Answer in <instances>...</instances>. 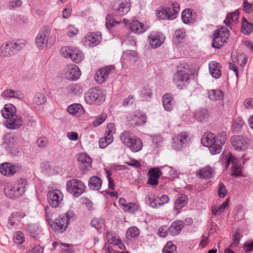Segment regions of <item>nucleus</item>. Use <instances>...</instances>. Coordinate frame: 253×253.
I'll return each mask as SVG.
<instances>
[{"label":"nucleus","mask_w":253,"mask_h":253,"mask_svg":"<svg viewBox=\"0 0 253 253\" xmlns=\"http://www.w3.org/2000/svg\"><path fill=\"white\" fill-rule=\"evenodd\" d=\"M172 77V82L180 89L187 87L190 84V77L197 75L198 68L196 64H181Z\"/></svg>","instance_id":"nucleus-1"},{"label":"nucleus","mask_w":253,"mask_h":253,"mask_svg":"<svg viewBox=\"0 0 253 253\" xmlns=\"http://www.w3.org/2000/svg\"><path fill=\"white\" fill-rule=\"evenodd\" d=\"M226 140L227 135L224 131L219 132L217 136L213 133L206 132L201 138V143L204 146L209 148L212 155H216L221 152Z\"/></svg>","instance_id":"nucleus-2"},{"label":"nucleus","mask_w":253,"mask_h":253,"mask_svg":"<svg viewBox=\"0 0 253 253\" xmlns=\"http://www.w3.org/2000/svg\"><path fill=\"white\" fill-rule=\"evenodd\" d=\"M120 138L122 144L132 152H139L143 148V145L141 139L129 131H125L121 133Z\"/></svg>","instance_id":"nucleus-3"},{"label":"nucleus","mask_w":253,"mask_h":253,"mask_svg":"<svg viewBox=\"0 0 253 253\" xmlns=\"http://www.w3.org/2000/svg\"><path fill=\"white\" fill-rule=\"evenodd\" d=\"M76 217L74 211L69 210L64 214L59 215L55 219L54 222H52L49 225L55 231L63 233L66 230L70 223L75 221Z\"/></svg>","instance_id":"nucleus-4"},{"label":"nucleus","mask_w":253,"mask_h":253,"mask_svg":"<svg viewBox=\"0 0 253 253\" xmlns=\"http://www.w3.org/2000/svg\"><path fill=\"white\" fill-rule=\"evenodd\" d=\"M27 187V180L25 178H20L14 186H6L4 192L9 198L15 199L21 196L25 193Z\"/></svg>","instance_id":"nucleus-5"},{"label":"nucleus","mask_w":253,"mask_h":253,"mask_svg":"<svg viewBox=\"0 0 253 253\" xmlns=\"http://www.w3.org/2000/svg\"><path fill=\"white\" fill-rule=\"evenodd\" d=\"M24 43L21 41L16 42H8L3 44L0 47V56L7 57L13 55L24 47Z\"/></svg>","instance_id":"nucleus-6"},{"label":"nucleus","mask_w":253,"mask_h":253,"mask_svg":"<svg viewBox=\"0 0 253 253\" xmlns=\"http://www.w3.org/2000/svg\"><path fill=\"white\" fill-rule=\"evenodd\" d=\"M179 11V5L178 3L173 4L171 7H162L157 9L156 14L157 17L162 20H173Z\"/></svg>","instance_id":"nucleus-7"},{"label":"nucleus","mask_w":253,"mask_h":253,"mask_svg":"<svg viewBox=\"0 0 253 253\" xmlns=\"http://www.w3.org/2000/svg\"><path fill=\"white\" fill-rule=\"evenodd\" d=\"M230 35L229 30L227 27H221L214 31L213 35L212 45L215 48H220L227 42Z\"/></svg>","instance_id":"nucleus-8"},{"label":"nucleus","mask_w":253,"mask_h":253,"mask_svg":"<svg viewBox=\"0 0 253 253\" xmlns=\"http://www.w3.org/2000/svg\"><path fill=\"white\" fill-rule=\"evenodd\" d=\"M85 189L84 183L78 179L72 178L67 182V191L74 197H79L85 191Z\"/></svg>","instance_id":"nucleus-9"},{"label":"nucleus","mask_w":253,"mask_h":253,"mask_svg":"<svg viewBox=\"0 0 253 253\" xmlns=\"http://www.w3.org/2000/svg\"><path fill=\"white\" fill-rule=\"evenodd\" d=\"M84 100L88 104H99L105 100L101 90L96 88H90L84 94Z\"/></svg>","instance_id":"nucleus-10"},{"label":"nucleus","mask_w":253,"mask_h":253,"mask_svg":"<svg viewBox=\"0 0 253 253\" xmlns=\"http://www.w3.org/2000/svg\"><path fill=\"white\" fill-rule=\"evenodd\" d=\"M190 139L187 132H181L173 138L172 147L176 150H181L189 143Z\"/></svg>","instance_id":"nucleus-11"},{"label":"nucleus","mask_w":253,"mask_h":253,"mask_svg":"<svg viewBox=\"0 0 253 253\" xmlns=\"http://www.w3.org/2000/svg\"><path fill=\"white\" fill-rule=\"evenodd\" d=\"M232 145L235 150L238 151L245 150L249 146L250 140L244 135H235L231 137Z\"/></svg>","instance_id":"nucleus-12"},{"label":"nucleus","mask_w":253,"mask_h":253,"mask_svg":"<svg viewBox=\"0 0 253 253\" xmlns=\"http://www.w3.org/2000/svg\"><path fill=\"white\" fill-rule=\"evenodd\" d=\"M63 74L67 80L76 81L80 78L82 72L76 64H68Z\"/></svg>","instance_id":"nucleus-13"},{"label":"nucleus","mask_w":253,"mask_h":253,"mask_svg":"<svg viewBox=\"0 0 253 253\" xmlns=\"http://www.w3.org/2000/svg\"><path fill=\"white\" fill-rule=\"evenodd\" d=\"M63 199V194L59 190L49 191L47 193V200L49 205L53 208L58 207Z\"/></svg>","instance_id":"nucleus-14"},{"label":"nucleus","mask_w":253,"mask_h":253,"mask_svg":"<svg viewBox=\"0 0 253 253\" xmlns=\"http://www.w3.org/2000/svg\"><path fill=\"white\" fill-rule=\"evenodd\" d=\"M238 163V159L233 157L230 153L228 154L226 157L225 167L227 168L230 164H232L231 175L232 176H240L242 175L241 167Z\"/></svg>","instance_id":"nucleus-15"},{"label":"nucleus","mask_w":253,"mask_h":253,"mask_svg":"<svg viewBox=\"0 0 253 253\" xmlns=\"http://www.w3.org/2000/svg\"><path fill=\"white\" fill-rule=\"evenodd\" d=\"M114 70V65L111 64L98 70L94 76V81L99 84H103L107 79L111 71Z\"/></svg>","instance_id":"nucleus-16"},{"label":"nucleus","mask_w":253,"mask_h":253,"mask_svg":"<svg viewBox=\"0 0 253 253\" xmlns=\"http://www.w3.org/2000/svg\"><path fill=\"white\" fill-rule=\"evenodd\" d=\"M50 30L48 27H43L39 33L36 39L38 47L42 49L47 43Z\"/></svg>","instance_id":"nucleus-17"},{"label":"nucleus","mask_w":253,"mask_h":253,"mask_svg":"<svg viewBox=\"0 0 253 253\" xmlns=\"http://www.w3.org/2000/svg\"><path fill=\"white\" fill-rule=\"evenodd\" d=\"M102 40L101 32H90L84 38V44L90 47L95 46L100 43Z\"/></svg>","instance_id":"nucleus-18"},{"label":"nucleus","mask_w":253,"mask_h":253,"mask_svg":"<svg viewBox=\"0 0 253 253\" xmlns=\"http://www.w3.org/2000/svg\"><path fill=\"white\" fill-rule=\"evenodd\" d=\"M26 229L33 238L40 242L44 240V234L42 233V228L38 225L36 224H28Z\"/></svg>","instance_id":"nucleus-19"},{"label":"nucleus","mask_w":253,"mask_h":253,"mask_svg":"<svg viewBox=\"0 0 253 253\" xmlns=\"http://www.w3.org/2000/svg\"><path fill=\"white\" fill-rule=\"evenodd\" d=\"M26 216L22 211H17L12 212L8 219L7 227L12 229L14 226H17L21 222V219Z\"/></svg>","instance_id":"nucleus-20"},{"label":"nucleus","mask_w":253,"mask_h":253,"mask_svg":"<svg viewBox=\"0 0 253 253\" xmlns=\"http://www.w3.org/2000/svg\"><path fill=\"white\" fill-rule=\"evenodd\" d=\"M19 169V167L10 163H4L0 165V172L3 175L11 176Z\"/></svg>","instance_id":"nucleus-21"},{"label":"nucleus","mask_w":253,"mask_h":253,"mask_svg":"<svg viewBox=\"0 0 253 253\" xmlns=\"http://www.w3.org/2000/svg\"><path fill=\"white\" fill-rule=\"evenodd\" d=\"M78 161L81 163L80 167L84 173L89 171L91 168L92 159L86 154L82 153L78 157Z\"/></svg>","instance_id":"nucleus-22"},{"label":"nucleus","mask_w":253,"mask_h":253,"mask_svg":"<svg viewBox=\"0 0 253 253\" xmlns=\"http://www.w3.org/2000/svg\"><path fill=\"white\" fill-rule=\"evenodd\" d=\"M165 37L160 33H152L149 36V43L153 48L160 46L164 42Z\"/></svg>","instance_id":"nucleus-23"},{"label":"nucleus","mask_w":253,"mask_h":253,"mask_svg":"<svg viewBox=\"0 0 253 253\" xmlns=\"http://www.w3.org/2000/svg\"><path fill=\"white\" fill-rule=\"evenodd\" d=\"M4 99L14 98L23 100L25 98L24 94L19 90L7 89L4 90L1 94Z\"/></svg>","instance_id":"nucleus-24"},{"label":"nucleus","mask_w":253,"mask_h":253,"mask_svg":"<svg viewBox=\"0 0 253 253\" xmlns=\"http://www.w3.org/2000/svg\"><path fill=\"white\" fill-rule=\"evenodd\" d=\"M23 123V119L21 116L14 115L9 119L5 124V126L9 129H14L20 127Z\"/></svg>","instance_id":"nucleus-25"},{"label":"nucleus","mask_w":253,"mask_h":253,"mask_svg":"<svg viewBox=\"0 0 253 253\" xmlns=\"http://www.w3.org/2000/svg\"><path fill=\"white\" fill-rule=\"evenodd\" d=\"M184 227V222L181 220H176L173 222L169 227V234L172 236L177 235L181 232Z\"/></svg>","instance_id":"nucleus-26"},{"label":"nucleus","mask_w":253,"mask_h":253,"mask_svg":"<svg viewBox=\"0 0 253 253\" xmlns=\"http://www.w3.org/2000/svg\"><path fill=\"white\" fill-rule=\"evenodd\" d=\"M188 203V197L184 194L178 195L177 198L175 200L174 203V209L179 213L181 210L186 206Z\"/></svg>","instance_id":"nucleus-27"},{"label":"nucleus","mask_w":253,"mask_h":253,"mask_svg":"<svg viewBox=\"0 0 253 253\" xmlns=\"http://www.w3.org/2000/svg\"><path fill=\"white\" fill-rule=\"evenodd\" d=\"M2 146L8 152L12 150L16 143L15 137L11 134H6L4 138Z\"/></svg>","instance_id":"nucleus-28"},{"label":"nucleus","mask_w":253,"mask_h":253,"mask_svg":"<svg viewBox=\"0 0 253 253\" xmlns=\"http://www.w3.org/2000/svg\"><path fill=\"white\" fill-rule=\"evenodd\" d=\"M129 29L132 32L137 34H141L146 30L144 24L136 20H133L130 22Z\"/></svg>","instance_id":"nucleus-29"},{"label":"nucleus","mask_w":253,"mask_h":253,"mask_svg":"<svg viewBox=\"0 0 253 253\" xmlns=\"http://www.w3.org/2000/svg\"><path fill=\"white\" fill-rule=\"evenodd\" d=\"M137 53L133 50H126L123 53L122 61L123 62H136L137 60Z\"/></svg>","instance_id":"nucleus-30"},{"label":"nucleus","mask_w":253,"mask_h":253,"mask_svg":"<svg viewBox=\"0 0 253 253\" xmlns=\"http://www.w3.org/2000/svg\"><path fill=\"white\" fill-rule=\"evenodd\" d=\"M16 112V108L13 105L7 104L5 105L3 109L1 110V114L4 118L9 119L14 115Z\"/></svg>","instance_id":"nucleus-31"},{"label":"nucleus","mask_w":253,"mask_h":253,"mask_svg":"<svg viewBox=\"0 0 253 253\" xmlns=\"http://www.w3.org/2000/svg\"><path fill=\"white\" fill-rule=\"evenodd\" d=\"M130 0H120L119 7L116 10L119 15L126 14L130 9Z\"/></svg>","instance_id":"nucleus-32"},{"label":"nucleus","mask_w":253,"mask_h":253,"mask_svg":"<svg viewBox=\"0 0 253 253\" xmlns=\"http://www.w3.org/2000/svg\"><path fill=\"white\" fill-rule=\"evenodd\" d=\"M213 172V169L208 166L199 169L197 172V174L201 178L207 179L212 177Z\"/></svg>","instance_id":"nucleus-33"},{"label":"nucleus","mask_w":253,"mask_h":253,"mask_svg":"<svg viewBox=\"0 0 253 253\" xmlns=\"http://www.w3.org/2000/svg\"><path fill=\"white\" fill-rule=\"evenodd\" d=\"M102 181L96 176L91 177L88 181V187L90 189L98 191L101 187Z\"/></svg>","instance_id":"nucleus-34"},{"label":"nucleus","mask_w":253,"mask_h":253,"mask_svg":"<svg viewBox=\"0 0 253 253\" xmlns=\"http://www.w3.org/2000/svg\"><path fill=\"white\" fill-rule=\"evenodd\" d=\"M67 111L72 115H80L84 113L83 106L80 104L76 103L69 105L67 108Z\"/></svg>","instance_id":"nucleus-35"},{"label":"nucleus","mask_w":253,"mask_h":253,"mask_svg":"<svg viewBox=\"0 0 253 253\" xmlns=\"http://www.w3.org/2000/svg\"><path fill=\"white\" fill-rule=\"evenodd\" d=\"M163 105L166 110L170 111L172 108L173 98L170 93L165 94L162 97Z\"/></svg>","instance_id":"nucleus-36"},{"label":"nucleus","mask_w":253,"mask_h":253,"mask_svg":"<svg viewBox=\"0 0 253 253\" xmlns=\"http://www.w3.org/2000/svg\"><path fill=\"white\" fill-rule=\"evenodd\" d=\"M220 64H209L210 74L214 79H218L221 75Z\"/></svg>","instance_id":"nucleus-37"},{"label":"nucleus","mask_w":253,"mask_h":253,"mask_svg":"<svg viewBox=\"0 0 253 253\" xmlns=\"http://www.w3.org/2000/svg\"><path fill=\"white\" fill-rule=\"evenodd\" d=\"M244 125V121L241 117H239L235 119L232 123L231 129L234 133H238L241 131Z\"/></svg>","instance_id":"nucleus-38"},{"label":"nucleus","mask_w":253,"mask_h":253,"mask_svg":"<svg viewBox=\"0 0 253 253\" xmlns=\"http://www.w3.org/2000/svg\"><path fill=\"white\" fill-rule=\"evenodd\" d=\"M46 101V98L43 93L38 92L35 95L33 104L35 107L44 104Z\"/></svg>","instance_id":"nucleus-39"},{"label":"nucleus","mask_w":253,"mask_h":253,"mask_svg":"<svg viewBox=\"0 0 253 253\" xmlns=\"http://www.w3.org/2000/svg\"><path fill=\"white\" fill-rule=\"evenodd\" d=\"M239 16V12L237 10L229 13L224 21L226 26L229 27L232 23L236 22L238 19Z\"/></svg>","instance_id":"nucleus-40"},{"label":"nucleus","mask_w":253,"mask_h":253,"mask_svg":"<svg viewBox=\"0 0 253 253\" xmlns=\"http://www.w3.org/2000/svg\"><path fill=\"white\" fill-rule=\"evenodd\" d=\"M71 59L74 62L79 63L84 59V55L81 51L75 47L73 52H72Z\"/></svg>","instance_id":"nucleus-41"},{"label":"nucleus","mask_w":253,"mask_h":253,"mask_svg":"<svg viewBox=\"0 0 253 253\" xmlns=\"http://www.w3.org/2000/svg\"><path fill=\"white\" fill-rule=\"evenodd\" d=\"M132 121L136 122L133 124L134 126L143 125L146 123V116L144 114L138 112L134 115Z\"/></svg>","instance_id":"nucleus-42"},{"label":"nucleus","mask_w":253,"mask_h":253,"mask_svg":"<svg viewBox=\"0 0 253 253\" xmlns=\"http://www.w3.org/2000/svg\"><path fill=\"white\" fill-rule=\"evenodd\" d=\"M208 96L211 100H220L223 98V93L221 90L213 89L209 91Z\"/></svg>","instance_id":"nucleus-43"},{"label":"nucleus","mask_w":253,"mask_h":253,"mask_svg":"<svg viewBox=\"0 0 253 253\" xmlns=\"http://www.w3.org/2000/svg\"><path fill=\"white\" fill-rule=\"evenodd\" d=\"M253 24L249 23L245 17H243L242 32L243 34L248 35L253 31Z\"/></svg>","instance_id":"nucleus-44"},{"label":"nucleus","mask_w":253,"mask_h":253,"mask_svg":"<svg viewBox=\"0 0 253 253\" xmlns=\"http://www.w3.org/2000/svg\"><path fill=\"white\" fill-rule=\"evenodd\" d=\"M194 116L198 122H203L208 117L209 114L207 109H200L195 112Z\"/></svg>","instance_id":"nucleus-45"},{"label":"nucleus","mask_w":253,"mask_h":253,"mask_svg":"<svg viewBox=\"0 0 253 253\" xmlns=\"http://www.w3.org/2000/svg\"><path fill=\"white\" fill-rule=\"evenodd\" d=\"M68 92L74 95L81 94L83 93L82 86L78 84H72L68 87Z\"/></svg>","instance_id":"nucleus-46"},{"label":"nucleus","mask_w":253,"mask_h":253,"mask_svg":"<svg viewBox=\"0 0 253 253\" xmlns=\"http://www.w3.org/2000/svg\"><path fill=\"white\" fill-rule=\"evenodd\" d=\"M139 205L136 203H127V205L125 206V208H124V210L131 213H134L139 211Z\"/></svg>","instance_id":"nucleus-47"},{"label":"nucleus","mask_w":253,"mask_h":253,"mask_svg":"<svg viewBox=\"0 0 253 253\" xmlns=\"http://www.w3.org/2000/svg\"><path fill=\"white\" fill-rule=\"evenodd\" d=\"M159 168H160V171L162 172L161 176L163 177L170 179L171 173L173 171L172 168L168 166H165L159 167Z\"/></svg>","instance_id":"nucleus-48"},{"label":"nucleus","mask_w":253,"mask_h":253,"mask_svg":"<svg viewBox=\"0 0 253 253\" xmlns=\"http://www.w3.org/2000/svg\"><path fill=\"white\" fill-rule=\"evenodd\" d=\"M181 18L185 24H188L192 21V12L190 9H185L183 11L181 14Z\"/></svg>","instance_id":"nucleus-49"},{"label":"nucleus","mask_w":253,"mask_h":253,"mask_svg":"<svg viewBox=\"0 0 253 253\" xmlns=\"http://www.w3.org/2000/svg\"><path fill=\"white\" fill-rule=\"evenodd\" d=\"M240 234L238 232H236L233 235L232 242L230 244L229 248L233 250H235L239 246L240 240Z\"/></svg>","instance_id":"nucleus-50"},{"label":"nucleus","mask_w":253,"mask_h":253,"mask_svg":"<svg viewBox=\"0 0 253 253\" xmlns=\"http://www.w3.org/2000/svg\"><path fill=\"white\" fill-rule=\"evenodd\" d=\"M163 253H177L176 246L171 242H168L163 250Z\"/></svg>","instance_id":"nucleus-51"},{"label":"nucleus","mask_w":253,"mask_h":253,"mask_svg":"<svg viewBox=\"0 0 253 253\" xmlns=\"http://www.w3.org/2000/svg\"><path fill=\"white\" fill-rule=\"evenodd\" d=\"M106 21V27L109 30L119 23L114 20L113 16L112 15L110 14L107 16Z\"/></svg>","instance_id":"nucleus-52"},{"label":"nucleus","mask_w":253,"mask_h":253,"mask_svg":"<svg viewBox=\"0 0 253 253\" xmlns=\"http://www.w3.org/2000/svg\"><path fill=\"white\" fill-rule=\"evenodd\" d=\"M104 221L102 218H93L90 222L92 227L99 231L104 225Z\"/></svg>","instance_id":"nucleus-53"},{"label":"nucleus","mask_w":253,"mask_h":253,"mask_svg":"<svg viewBox=\"0 0 253 253\" xmlns=\"http://www.w3.org/2000/svg\"><path fill=\"white\" fill-rule=\"evenodd\" d=\"M44 211L46 219L48 222L49 225H50L52 222V215L54 213V210L47 206L44 208Z\"/></svg>","instance_id":"nucleus-54"},{"label":"nucleus","mask_w":253,"mask_h":253,"mask_svg":"<svg viewBox=\"0 0 253 253\" xmlns=\"http://www.w3.org/2000/svg\"><path fill=\"white\" fill-rule=\"evenodd\" d=\"M13 240L16 244H21L25 240L24 234L20 231L16 232L13 235Z\"/></svg>","instance_id":"nucleus-55"},{"label":"nucleus","mask_w":253,"mask_h":253,"mask_svg":"<svg viewBox=\"0 0 253 253\" xmlns=\"http://www.w3.org/2000/svg\"><path fill=\"white\" fill-rule=\"evenodd\" d=\"M139 234V229L136 227H131L129 228L126 233L127 237L135 238L138 236Z\"/></svg>","instance_id":"nucleus-56"},{"label":"nucleus","mask_w":253,"mask_h":253,"mask_svg":"<svg viewBox=\"0 0 253 253\" xmlns=\"http://www.w3.org/2000/svg\"><path fill=\"white\" fill-rule=\"evenodd\" d=\"M107 115L106 113H102L97 116L93 122V125L94 126H97L103 123L106 119Z\"/></svg>","instance_id":"nucleus-57"},{"label":"nucleus","mask_w":253,"mask_h":253,"mask_svg":"<svg viewBox=\"0 0 253 253\" xmlns=\"http://www.w3.org/2000/svg\"><path fill=\"white\" fill-rule=\"evenodd\" d=\"M148 174L154 178L159 179L162 175V172L160 171V168H159V167H156L150 169L148 171Z\"/></svg>","instance_id":"nucleus-58"},{"label":"nucleus","mask_w":253,"mask_h":253,"mask_svg":"<svg viewBox=\"0 0 253 253\" xmlns=\"http://www.w3.org/2000/svg\"><path fill=\"white\" fill-rule=\"evenodd\" d=\"M245 64H229V69L232 70L235 73L237 78L238 77L239 72H243L244 65Z\"/></svg>","instance_id":"nucleus-59"},{"label":"nucleus","mask_w":253,"mask_h":253,"mask_svg":"<svg viewBox=\"0 0 253 253\" xmlns=\"http://www.w3.org/2000/svg\"><path fill=\"white\" fill-rule=\"evenodd\" d=\"M113 141V139L110 137L106 138V137H102L100 139L99 141V147L101 148H106L109 144H111Z\"/></svg>","instance_id":"nucleus-60"},{"label":"nucleus","mask_w":253,"mask_h":253,"mask_svg":"<svg viewBox=\"0 0 253 253\" xmlns=\"http://www.w3.org/2000/svg\"><path fill=\"white\" fill-rule=\"evenodd\" d=\"M75 47L71 46H65L61 48L62 54L64 57L66 58L70 57L71 58V56L72 55V52L74 51V49Z\"/></svg>","instance_id":"nucleus-61"},{"label":"nucleus","mask_w":253,"mask_h":253,"mask_svg":"<svg viewBox=\"0 0 253 253\" xmlns=\"http://www.w3.org/2000/svg\"><path fill=\"white\" fill-rule=\"evenodd\" d=\"M145 202L153 208H157L159 206L158 200L155 198H151L150 196L146 197Z\"/></svg>","instance_id":"nucleus-62"},{"label":"nucleus","mask_w":253,"mask_h":253,"mask_svg":"<svg viewBox=\"0 0 253 253\" xmlns=\"http://www.w3.org/2000/svg\"><path fill=\"white\" fill-rule=\"evenodd\" d=\"M152 92L150 89L143 88L141 92V97L142 100H148L151 98Z\"/></svg>","instance_id":"nucleus-63"},{"label":"nucleus","mask_w":253,"mask_h":253,"mask_svg":"<svg viewBox=\"0 0 253 253\" xmlns=\"http://www.w3.org/2000/svg\"><path fill=\"white\" fill-rule=\"evenodd\" d=\"M244 10L247 13H251L253 11V4L249 3L248 0H243Z\"/></svg>","instance_id":"nucleus-64"}]
</instances>
